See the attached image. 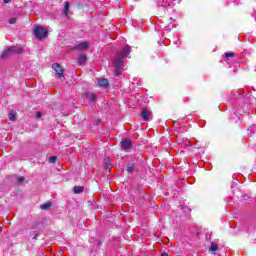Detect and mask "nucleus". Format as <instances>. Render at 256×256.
<instances>
[{
    "instance_id": "4be33fe9",
    "label": "nucleus",
    "mask_w": 256,
    "mask_h": 256,
    "mask_svg": "<svg viewBox=\"0 0 256 256\" xmlns=\"http://www.w3.org/2000/svg\"><path fill=\"white\" fill-rule=\"evenodd\" d=\"M36 117H37V118L43 117V113H41V112H36Z\"/></svg>"
},
{
    "instance_id": "1a4fd4ad",
    "label": "nucleus",
    "mask_w": 256,
    "mask_h": 256,
    "mask_svg": "<svg viewBox=\"0 0 256 256\" xmlns=\"http://www.w3.org/2000/svg\"><path fill=\"white\" fill-rule=\"evenodd\" d=\"M83 191H85V186H74L73 187V193H75V195H81V193H83Z\"/></svg>"
},
{
    "instance_id": "423d86ee",
    "label": "nucleus",
    "mask_w": 256,
    "mask_h": 256,
    "mask_svg": "<svg viewBox=\"0 0 256 256\" xmlns=\"http://www.w3.org/2000/svg\"><path fill=\"white\" fill-rule=\"evenodd\" d=\"M150 116H151V111L147 110V108L142 109L140 117L141 119H143V121H149Z\"/></svg>"
},
{
    "instance_id": "9d476101",
    "label": "nucleus",
    "mask_w": 256,
    "mask_h": 256,
    "mask_svg": "<svg viewBox=\"0 0 256 256\" xmlns=\"http://www.w3.org/2000/svg\"><path fill=\"white\" fill-rule=\"evenodd\" d=\"M99 87H109V80L107 78H102L98 81Z\"/></svg>"
},
{
    "instance_id": "f257e3e1",
    "label": "nucleus",
    "mask_w": 256,
    "mask_h": 256,
    "mask_svg": "<svg viewBox=\"0 0 256 256\" xmlns=\"http://www.w3.org/2000/svg\"><path fill=\"white\" fill-rule=\"evenodd\" d=\"M131 54V46H126L116 54V58L113 61V67L115 69V74L117 77L123 73V60L127 59Z\"/></svg>"
},
{
    "instance_id": "6e6552de",
    "label": "nucleus",
    "mask_w": 256,
    "mask_h": 256,
    "mask_svg": "<svg viewBox=\"0 0 256 256\" xmlns=\"http://www.w3.org/2000/svg\"><path fill=\"white\" fill-rule=\"evenodd\" d=\"M86 98L91 101L92 103H95L97 101V95L92 92L86 93Z\"/></svg>"
},
{
    "instance_id": "0eeeda50",
    "label": "nucleus",
    "mask_w": 256,
    "mask_h": 256,
    "mask_svg": "<svg viewBox=\"0 0 256 256\" xmlns=\"http://www.w3.org/2000/svg\"><path fill=\"white\" fill-rule=\"evenodd\" d=\"M76 49L77 51H85L86 49H89V42H82L77 44Z\"/></svg>"
},
{
    "instance_id": "6ab92c4d",
    "label": "nucleus",
    "mask_w": 256,
    "mask_h": 256,
    "mask_svg": "<svg viewBox=\"0 0 256 256\" xmlns=\"http://www.w3.org/2000/svg\"><path fill=\"white\" fill-rule=\"evenodd\" d=\"M8 23H9L10 25H15V24L17 23V18H10L9 21H8Z\"/></svg>"
},
{
    "instance_id": "b1692460",
    "label": "nucleus",
    "mask_w": 256,
    "mask_h": 256,
    "mask_svg": "<svg viewBox=\"0 0 256 256\" xmlns=\"http://www.w3.org/2000/svg\"><path fill=\"white\" fill-rule=\"evenodd\" d=\"M4 3H11V0H4Z\"/></svg>"
},
{
    "instance_id": "a211bd4d",
    "label": "nucleus",
    "mask_w": 256,
    "mask_h": 256,
    "mask_svg": "<svg viewBox=\"0 0 256 256\" xmlns=\"http://www.w3.org/2000/svg\"><path fill=\"white\" fill-rule=\"evenodd\" d=\"M225 57H226V59H229L230 57H235V53L234 52H226Z\"/></svg>"
},
{
    "instance_id": "f03ea898",
    "label": "nucleus",
    "mask_w": 256,
    "mask_h": 256,
    "mask_svg": "<svg viewBox=\"0 0 256 256\" xmlns=\"http://www.w3.org/2000/svg\"><path fill=\"white\" fill-rule=\"evenodd\" d=\"M47 33H49V31L41 26H36L34 28V37L39 41H41V39H45V37H47Z\"/></svg>"
},
{
    "instance_id": "2eb2a0df",
    "label": "nucleus",
    "mask_w": 256,
    "mask_h": 256,
    "mask_svg": "<svg viewBox=\"0 0 256 256\" xmlns=\"http://www.w3.org/2000/svg\"><path fill=\"white\" fill-rule=\"evenodd\" d=\"M63 13L66 17H69V2L65 3Z\"/></svg>"
},
{
    "instance_id": "4468645a",
    "label": "nucleus",
    "mask_w": 256,
    "mask_h": 256,
    "mask_svg": "<svg viewBox=\"0 0 256 256\" xmlns=\"http://www.w3.org/2000/svg\"><path fill=\"white\" fill-rule=\"evenodd\" d=\"M9 121H15L17 119V112H10L8 115Z\"/></svg>"
},
{
    "instance_id": "f8f14e48",
    "label": "nucleus",
    "mask_w": 256,
    "mask_h": 256,
    "mask_svg": "<svg viewBox=\"0 0 256 256\" xmlns=\"http://www.w3.org/2000/svg\"><path fill=\"white\" fill-rule=\"evenodd\" d=\"M126 170H127V173H133V171H135V164L133 163L127 164Z\"/></svg>"
},
{
    "instance_id": "412c9836",
    "label": "nucleus",
    "mask_w": 256,
    "mask_h": 256,
    "mask_svg": "<svg viewBox=\"0 0 256 256\" xmlns=\"http://www.w3.org/2000/svg\"><path fill=\"white\" fill-rule=\"evenodd\" d=\"M25 181V178L24 177H19L18 178V183H23Z\"/></svg>"
},
{
    "instance_id": "5701e85b",
    "label": "nucleus",
    "mask_w": 256,
    "mask_h": 256,
    "mask_svg": "<svg viewBox=\"0 0 256 256\" xmlns=\"http://www.w3.org/2000/svg\"><path fill=\"white\" fill-rule=\"evenodd\" d=\"M39 237V234H36L32 239L35 241Z\"/></svg>"
},
{
    "instance_id": "aec40b11",
    "label": "nucleus",
    "mask_w": 256,
    "mask_h": 256,
    "mask_svg": "<svg viewBox=\"0 0 256 256\" xmlns=\"http://www.w3.org/2000/svg\"><path fill=\"white\" fill-rule=\"evenodd\" d=\"M49 163H57V156H51L49 158Z\"/></svg>"
},
{
    "instance_id": "f3484780",
    "label": "nucleus",
    "mask_w": 256,
    "mask_h": 256,
    "mask_svg": "<svg viewBox=\"0 0 256 256\" xmlns=\"http://www.w3.org/2000/svg\"><path fill=\"white\" fill-rule=\"evenodd\" d=\"M49 208H51V203L50 202L44 203L41 206V209H43L44 211H47V209H49Z\"/></svg>"
},
{
    "instance_id": "9b49d317",
    "label": "nucleus",
    "mask_w": 256,
    "mask_h": 256,
    "mask_svg": "<svg viewBox=\"0 0 256 256\" xmlns=\"http://www.w3.org/2000/svg\"><path fill=\"white\" fill-rule=\"evenodd\" d=\"M87 62V55L82 54L78 57V63L79 65H83V63Z\"/></svg>"
},
{
    "instance_id": "ddd939ff",
    "label": "nucleus",
    "mask_w": 256,
    "mask_h": 256,
    "mask_svg": "<svg viewBox=\"0 0 256 256\" xmlns=\"http://www.w3.org/2000/svg\"><path fill=\"white\" fill-rule=\"evenodd\" d=\"M104 165H105L104 169H106V171L111 169V163H110V159L109 158H105L104 159Z\"/></svg>"
},
{
    "instance_id": "7ed1b4c3",
    "label": "nucleus",
    "mask_w": 256,
    "mask_h": 256,
    "mask_svg": "<svg viewBox=\"0 0 256 256\" xmlns=\"http://www.w3.org/2000/svg\"><path fill=\"white\" fill-rule=\"evenodd\" d=\"M52 69H54V71L58 77H60V78L63 77L65 70L63 69L61 64H59V63L53 64Z\"/></svg>"
},
{
    "instance_id": "dca6fc26",
    "label": "nucleus",
    "mask_w": 256,
    "mask_h": 256,
    "mask_svg": "<svg viewBox=\"0 0 256 256\" xmlns=\"http://www.w3.org/2000/svg\"><path fill=\"white\" fill-rule=\"evenodd\" d=\"M210 251L212 252L219 251V246L215 244V242H211Z\"/></svg>"
},
{
    "instance_id": "20e7f679",
    "label": "nucleus",
    "mask_w": 256,
    "mask_h": 256,
    "mask_svg": "<svg viewBox=\"0 0 256 256\" xmlns=\"http://www.w3.org/2000/svg\"><path fill=\"white\" fill-rule=\"evenodd\" d=\"M13 53H15V48L8 47L6 50L1 52V59H9Z\"/></svg>"
},
{
    "instance_id": "39448f33",
    "label": "nucleus",
    "mask_w": 256,
    "mask_h": 256,
    "mask_svg": "<svg viewBox=\"0 0 256 256\" xmlns=\"http://www.w3.org/2000/svg\"><path fill=\"white\" fill-rule=\"evenodd\" d=\"M121 147L124 151H127V149H131L133 147V142L131 139H123L121 141Z\"/></svg>"
}]
</instances>
